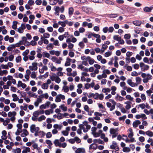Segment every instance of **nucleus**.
<instances>
[{
	"instance_id": "1",
	"label": "nucleus",
	"mask_w": 153,
	"mask_h": 153,
	"mask_svg": "<svg viewBox=\"0 0 153 153\" xmlns=\"http://www.w3.org/2000/svg\"><path fill=\"white\" fill-rule=\"evenodd\" d=\"M30 131L32 133L35 132L34 135L36 137L38 136V132L39 130V128L38 127H36L35 124H32L31 125L30 127Z\"/></svg>"
},
{
	"instance_id": "2",
	"label": "nucleus",
	"mask_w": 153,
	"mask_h": 153,
	"mask_svg": "<svg viewBox=\"0 0 153 153\" xmlns=\"http://www.w3.org/2000/svg\"><path fill=\"white\" fill-rule=\"evenodd\" d=\"M140 66L141 68V70L143 71L147 70L149 68V67L148 65H145L143 62H140Z\"/></svg>"
},
{
	"instance_id": "3",
	"label": "nucleus",
	"mask_w": 153,
	"mask_h": 153,
	"mask_svg": "<svg viewBox=\"0 0 153 153\" xmlns=\"http://www.w3.org/2000/svg\"><path fill=\"white\" fill-rule=\"evenodd\" d=\"M52 61L55 62L56 63L60 64L61 63V61L62 60V57H59V59L56 56H52L51 58Z\"/></svg>"
},
{
	"instance_id": "4",
	"label": "nucleus",
	"mask_w": 153,
	"mask_h": 153,
	"mask_svg": "<svg viewBox=\"0 0 153 153\" xmlns=\"http://www.w3.org/2000/svg\"><path fill=\"white\" fill-rule=\"evenodd\" d=\"M110 147L111 149H115L116 151H118L119 149L117 143L114 141L112 142V144L110 146Z\"/></svg>"
},
{
	"instance_id": "5",
	"label": "nucleus",
	"mask_w": 153,
	"mask_h": 153,
	"mask_svg": "<svg viewBox=\"0 0 153 153\" xmlns=\"http://www.w3.org/2000/svg\"><path fill=\"white\" fill-rule=\"evenodd\" d=\"M83 124L85 126L86 128L84 129L83 132L86 133L88 131V130H89L91 127L90 125L88 124V122L86 121H85L83 122Z\"/></svg>"
},
{
	"instance_id": "6",
	"label": "nucleus",
	"mask_w": 153,
	"mask_h": 153,
	"mask_svg": "<svg viewBox=\"0 0 153 153\" xmlns=\"http://www.w3.org/2000/svg\"><path fill=\"white\" fill-rule=\"evenodd\" d=\"M153 8V7H145L143 8V11L145 12H150Z\"/></svg>"
},
{
	"instance_id": "7",
	"label": "nucleus",
	"mask_w": 153,
	"mask_h": 153,
	"mask_svg": "<svg viewBox=\"0 0 153 153\" xmlns=\"http://www.w3.org/2000/svg\"><path fill=\"white\" fill-rule=\"evenodd\" d=\"M17 86L18 87H21L22 88H25L26 86V85L25 83H22L21 81H19L18 82Z\"/></svg>"
},
{
	"instance_id": "8",
	"label": "nucleus",
	"mask_w": 153,
	"mask_h": 153,
	"mask_svg": "<svg viewBox=\"0 0 153 153\" xmlns=\"http://www.w3.org/2000/svg\"><path fill=\"white\" fill-rule=\"evenodd\" d=\"M97 148V145L95 143H93L91 144L89 146L90 149H93L94 150H96Z\"/></svg>"
},
{
	"instance_id": "9",
	"label": "nucleus",
	"mask_w": 153,
	"mask_h": 153,
	"mask_svg": "<svg viewBox=\"0 0 153 153\" xmlns=\"http://www.w3.org/2000/svg\"><path fill=\"white\" fill-rule=\"evenodd\" d=\"M76 153H85V149L83 148H78L75 151Z\"/></svg>"
},
{
	"instance_id": "10",
	"label": "nucleus",
	"mask_w": 153,
	"mask_h": 153,
	"mask_svg": "<svg viewBox=\"0 0 153 153\" xmlns=\"http://www.w3.org/2000/svg\"><path fill=\"white\" fill-rule=\"evenodd\" d=\"M141 123V122L138 120H136L135 121H134L133 123V126L134 128H136L137 127L138 125Z\"/></svg>"
},
{
	"instance_id": "11",
	"label": "nucleus",
	"mask_w": 153,
	"mask_h": 153,
	"mask_svg": "<svg viewBox=\"0 0 153 153\" xmlns=\"http://www.w3.org/2000/svg\"><path fill=\"white\" fill-rule=\"evenodd\" d=\"M127 83L131 86L134 87L135 86L136 84L134 82H132L131 79H128L127 81Z\"/></svg>"
},
{
	"instance_id": "12",
	"label": "nucleus",
	"mask_w": 153,
	"mask_h": 153,
	"mask_svg": "<svg viewBox=\"0 0 153 153\" xmlns=\"http://www.w3.org/2000/svg\"><path fill=\"white\" fill-rule=\"evenodd\" d=\"M23 132L21 134V137H24L29 134V133L27 130L25 129H23Z\"/></svg>"
},
{
	"instance_id": "13",
	"label": "nucleus",
	"mask_w": 153,
	"mask_h": 153,
	"mask_svg": "<svg viewBox=\"0 0 153 153\" xmlns=\"http://www.w3.org/2000/svg\"><path fill=\"white\" fill-rule=\"evenodd\" d=\"M23 148H25V149L22 151V153H27L30 152V148L25 146H23Z\"/></svg>"
},
{
	"instance_id": "14",
	"label": "nucleus",
	"mask_w": 153,
	"mask_h": 153,
	"mask_svg": "<svg viewBox=\"0 0 153 153\" xmlns=\"http://www.w3.org/2000/svg\"><path fill=\"white\" fill-rule=\"evenodd\" d=\"M93 142L94 143H98L99 144H104V143L100 139H94L93 140Z\"/></svg>"
},
{
	"instance_id": "15",
	"label": "nucleus",
	"mask_w": 153,
	"mask_h": 153,
	"mask_svg": "<svg viewBox=\"0 0 153 153\" xmlns=\"http://www.w3.org/2000/svg\"><path fill=\"white\" fill-rule=\"evenodd\" d=\"M55 144V146L56 147L59 146L60 147H61L60 145L61 144V143H60L58 140L56 139L53 142Z\"/></svg>"
},
{
	"instance_id": "16",
	"label": "nucleus",
	"mask_w": 153,
	"mask_h": 153,
	"mask_svg": "<svg viewBox=\"0 0 153 153\" xmlns=\"http://www.w3.org/2000/svg\"><path fill=\"white\" fill-rule=\"evenodd\" d=\"M133 23L136 26H139L141 25L142 22L140 21L135 20L133 22Z\"/></svg>"
},
{
	"instance_id": "17",
	"label": "nucleus",
	"mask_w": 153,
	"mask_h": 153,
	"mask_svg": "<svg viewBox=\"0 0 153 153\" xmlns=\"http://www.w3.org/2000/svg\"><path fill=\"white\" fill-rule=\"evenodd\" d=\"M18 22L16 21H14L13 22V25L12 26V28L16 30L17 28V24Z\"/></svg>"
},
{
	"instance_id": "18",
	"label": "nucleus",
	"mask_w": 153,
	"mask_h": 153,
	"mask_svg": "<svg viewBox=\"0 0 153 153\" xmlns=\"http://www.w3.org/2000/svg\"><path fill=\"white\" fill-rule=\"evenodd\" d=\"M62 127V126L61 124L59 125L57 124H55L53 126V127L55 129H58L59 130H60Z\"/></svg>"
},
{
	"instance_id": "19",
	"label": "nucleus",
	"mask_w": 153,
	"mask_h": 153,
	"mask_svg": "<svg viewBox=\"0 0 153 153\" xmlns=\"http://www.w3.org/2000/svg\"><path fill=\"white\" fill-rule=\"evenodd\" d=\"M74 9L73 7H70L68 9V14L69 15L71 16L73 13Z\"/></svg>"
},
{
	"instance_id": "20",
	"label": "nucleus",
	"mask_w": 153,
	"mask_h": 153,
	"mask_svg": "<svg viewBox=\"0 0 153 153\" xmlns=\"http://www.w3.org/2000/svg\"><path fill=\"white\" fill-rule=\"evenodd\" d=\"M90 2H92L97 3H102L103 0H89Z\"/></svg>"
},
{
	"instance_id": "21",
	"label": "nucleus",
	"mask_w": 153,
	"mask_h": 153,
	"mask_svg": "<svg viewBox=\"0 0 153 153\" xmlns=\"http://www.w3.org/2000/svg\"><path fill=\"white\" fill-rule=\"evenodd\" d=\"M43 56V57H46L47 58H49L50 57V54L47 52H44L42 53Z\"/></svg>"
},
{
	"instance_id": "22",
	"label": "nucleus",
	"mask_w": 153,
	"mask_h": 153,
	"mask_svg": "<svg viewBox=\"0 0 153 153\" xmlns=\"http://www.w3.org/2000/svg\"><path fill=\"white\" fill-rule=\"evenodd\" d=\"M46 117L44 115H42L40 116L38 118V120L39 122H41L43 120H44L45 119Z\"/></svg>"
},
{
	"instance_id": "23",
	"label": "nucleus",
	"mask_w": 153,
	"mask_h": 153,
	"mask_svg": "<svg viewBox=\"0 0 153 153\" xmlns=\"http://www.w3.org/2000/svg\"><path fill=\"white\" fill-rule=\"evenodd\" d=\"M53 75L50 76V79L52 81H55L57 75L53 73Z\"/></svg>"
},
{
	"instance_id": "24",
	"label": "nucleus",
	"mask_w": 153,
	"mask_h": 153,
	"mask_svg": "<svg viewBox=\"0 0 153 153\" xmlns=\"http://www.w3.org/2000/svg\"><path fill=\"white\" fill-rule=\"evenodd\" d=\"M53 48V46L52 43H50L48 44L46 47V48L47 50L52 49Z\"/></svg>"
},
{
	"instance_id": "25",
	"label": "nucleus",
	"mask_w": 153,
	"mask_h": 153,
	"mask_svg": "<svg viewBox=\"0 0 153 153\" xmlns=\"http://www.w3.org/2000/svg\"><path fill=\"white\" fill-rule=\"evenodd\" d=\"M63 35V36L65 38H68L70 37H72L73 36V35H71L70 36V35L68 32H65Z\"/></svg>"
},
{
	"instance_id": "26",
	"label": "nucleus",
	"mask_w": 153,
	"mask_h": 153,
	"mask_svg": "<svg viewBox=\"0 0 153 153\" xmlns=\"http://www.w3.org/2000/svg\"><path fill=\"white\" fill-rule=\"evenodd\" d=\"M48 87V85L46 83H44L42 86V88L44 89H47Z\"/></svg>"
},
{
	"instance_id": "27",
	"label": "nucleus",
	"mask_w": 153,
	"mask_h": 153,
	"mask_svg": "<svg viewBox=\"0 0 153 153\" xmlns=\"http://www.w3.org/2000/svg\"><path fill=\"white\" fill-rule=\"evenodd\" d=\"M146 134L150 137H152L153 136V133L150 131H147L146 132Z\"/></svg>"
},
{
	"instance_id": "28",
	"label": "nucleus",
	"mask_w": 153,
	"mask_h": 153,
	"mask_svg": "<svg viewBox=\"0 0 153 153\" xmlns=\"http://www.w3.org/2000/svg\"><path fill=\"white\" fill-rule=\"evenodd\" d=\"M88 61L90 65H92L94 62H96L93 59H91L90 57V59H88Z\"/></svg>"
},
{
	"instance_id": "29",
	"label": "nucleus",
	"mask_w": 153,
	"mask_h": 153,
	"mask_svg": "<svg viewBox=\"0 0 153 153\" xmlns=\"http://www.w3.org/2000/svg\"><path fill=\"white\" fill-rule=\"evenodd\" d=\"M136 81L137 84H140L141 81V79L139 77H137L136 78Z\"/></svg>"
},
{
	"instance_id": "30",
	"label": "nucleus",
	"mask_w": 153,
	"mask_h": 153,
	"mask_svg": "<svg viewBox=\"0 0 153 153\" xmlns=\"http://www.w3.org/2000/svg\"><path fill=\"white\" fill-rule=\"evenodd\" d=\"M50 4L52 5H53L56 4L58 2L57 0H53L51 2H49Z\"/></svg>"
},
{
	"instance_id": "31",
	"label": "nucleus",
	"mask_w": 153,
	"mask_h": 153,
	"mask_svg": "<svg viewBox=\"0 0 153 153\" xmlns=\"http://www.w3.org/2000/svg\"><path fill=\"white\" fill-rule=\"evenodd\" d=\"M105 2L107 4H109L110 5H114V3L111 1H109L108 0H105Z\"/></svg>"
},
{
	"instance_id": "32",
	"label": "nucleus",
	"mask_w": 153,
	"mask_h": 153,
	"mask_svg": "<svg viewBox=\"0 0 153 153\" xmlns=\"http://www.w3.org/2000/svg\"><path fill=\"white\" fill-rule=\"evenodd\" d=\"M40 51H41L40 49L37 51V52H38V53L37 55V56L39 58H41L43 56L42 54H41L39 53Z\"/></svg>"
},
{
	"instance_id": "33",
	"label": "nucleus",
	"mask_w": 153,
	"mask_h": 153,
	"mask_svg": "<svg viewBox=\"0 0 153 153\" xmlns=\"http://www.w3.org/2000/svg\"><path fill=\"white\" fill-rule=\"evenodd\" d=\"M37 63L36 62H34L32 63V66L33 67L35 71H36L37 69Z\"/></svg>"
},
{
	"instance_id": "34",
	"label": "nucleus",
	"mask_w": 153,
	"mask_h": 153,
	"mask_svg": "<svg viewBox=\"0 0 153 153\" xmlns=\"http://www.w3.org/2000/svg\"><path fill=\"white\" fill-rule=\"evenodd\" d=\"M50 67L51 68V70L52 71H56V68L55 66L53 65L52 63H51Z\"/></svg>"
},
{
	"instance_id": "35",
	"label": "nucleus",
	"mask_w": 153,
	"mask_h": 153,
	"mask_svg": "<svg viewBox=\"0 0 153 153\" xmlns=\"http://www.w3.org/2000/svg\"><path fill=\"white\" fill-rule=\"evenodd\" d=\"M146 92L148 96H150L151 93L153 92V88L150 89L149 90L147 91Z\"/></svg>"
},
{
	"instance_id": "36",
	"label": "nucleus",
	"mask_w": 153,
	"mask_h": 153,
	"mask_svg": "<svg viewBox=\"0 0 153 153\" xmlns=\"http://www.w3.org/2000/svg\"><path fill=\"white\" fill-rule=\"evenodd\" d=\"M62 89L65 92H67L69 91V88L68 86H64L63 87Z\"/></svg>"
},
{
	"instance_id": "37",
	"label": "nucleus",
	"mask_w": 153,
	"mask_h": 153,
	"mask_svg": "<svg viewBox=\"0 0 153 153\" xmlns=\"http://www.w3.org/2000/svg\"><path fill=\"white\" fill-rule=\"evenodd\" d=\"M118 16V15L117 14H109V17L111 18H115L117 17Z\"/></svg>"
},
{
	"instance_id": "38",
	"label": "nucleus",
	"mask_w": 153,
	"mask_h": 153,
	"mask_svg": "<svg viewBox=\"0 0 153 153\" xmlns=\"http://www.w3.org/2000/svg\"><path fill=\"white\" fill-rule=\"evenodd\" d=\"M28 94L30 95L31 97L35 98L37 97V95H35L34 93H32L31 91H29L28 92Z\"/></svg>"
},
{
	"instance_id": "39",
	"label": "nucleus",
	"mask_w": 153,
	"mask_h": 153,
	"mask_svg": "<svg viewBox=\"0 0 153 153\" xmlns=\"http://www.w3.org/2000/svg\"><path fill=\"white\" fill-rule=\"evenodd\" d=\"M123 152H128L130 151V149L128 147H125L123 148Z\"/></svg>"
},
{
	"instance_id": "40",
	"label": "nucleus",
	"mask_w": 153,
	"mask_h": 153,
	"mask_svg": "<svg viewBox=\"0 0 153 153\" xmlns=\"http://www.w3.org/2000/svg\"><path fill=\"white\" fill-rule=\"evenodd\" d=\"M54 81L56 82L57 83H59L61 81V79L58 76H57Z\"/></svg>"
},
{
	"instance_id": "41",
	"label": "nucleus",
	"mask_w": 153,
	"mask_h": 153,
	"mask_svg": "<svg viewBox=\"0 0 153 153\" xmlns=\"http://www.w3.org/2000/svg\"><path fill=\"white\" fill-rule=\"evenodd\" d=\"M59 108H60L61 109H62V110L63 111H66L67 109V107L64 106V105H60L59 106Z\"/></svg>"
},
{
	"instance_id": "42",
	"label": "nucleus",
	"mask_w": 153,
	"mask_h": 153,
	"mask_svg": "<svg viewBox=\"0 0 153 153\" xmlns=\"http://www.w3.org/2000/svg\"><path fill=\"white\" fill-rule=\"evenodd\" d=\"M38 136L40 135L41 137H43L45 135V134L43 131H41L39 130L38 132Z\"/></svg>"
},
{
	"instance_id": "43",
	"label": "nucleus",
	"mask_w": 153,
	"mask_h": 153,
	"mask_svg": "<svg viewBox=\"0 0 153 153\" xmlns=\"http://www.w3.org/2000/svg\"><path fill=\"white\" fill-rule=\"evenodd\" d=\"M90 59V56H88L87 57H86L85 56H82L81 57V59L83 60H86L88 61V59Z\"/></svg>"
},
{
	"instance_id": "44",
	"label": "nucleus",
	"mask_w": 153,
	"mask_h": 153,
	"mask_svg": "<svg viewBox=\"0 0 153 153\" xmlns=\"http://www.w3.org/2000/svg\"><path fill=\"white\" fill-rule=\"evenodd\" d=\"M131 35L129 34H126L124 36V38L125 39H130Z\"/></svg>"
},
{
	"instance_id": "45",
	"label": "nucleus",
	"mask_w": 153,
	"mask_h": 153,
	"mask_svg": "<svg viewBox=\"0 0 153 153\" xmlns=\"http://www.w3.org/2000/svg\"><path fill=\"white\" fill-rule=\"evenodd\" d=\"M126 98L127 100H129L131 101H132L133 100V98L131 97L130 95H127L126 96Z\"/></svg>"
},
{
	"instance_id": "46",
	"label": "nucleus",
	"mask_w": 153,
	"mask_h": 153,
	"mask_svg": "<svg viewBox=\"0 0 153 153\" xmlns=\"http://www.w3.org/2000/svg\"><path fill=\"white\" fill-rule=\"evenodd\" d=\"M116 130L113 128H111L110 130V133L111 134H115L116 133Z\"/></svg>"
},
{
	"instance_id": "47",
	"label": "nucleus",
	"mask_w": 153,
	"mask_h": 153,
	"mask_svg": "<svg viewBox=\"0 0 153 153\" xmlns=\"http://www.w3.org/2000/svg\"><path fill=\"white\" fill-rule=\"evenodd\" d=\"M131 139L129 140L128 139L127 140H125V141L126 143H129L130 142H133L134 141V138H132V137L130 138Z\"/></svg>"
},
{
	"instance_id": "48",
	"label": "nucleus",
	"mask_w": 153,
	"mask_h": 153,
	"mask_svg": "<svg viewBox=\"0 0 153 153\" xmlns=\"http://www.w3.org/2000/svg\"><path fill=\"white\" fill-rule=\"evenodd\" d=\"M102 91L104 93H106V92H109L110 91V89L109 88H104L102 89Z\"/></svg>"
},
{
	"instance_id": "49",
	"label": "nucleus",
	"mask_w": 153,
	"mask_h": 153,
	"mask_svg": "<svg viewBox=\"0 0 153 153\" xmlns=\"http://www.w3.org/2000/svg\"><path fill=\"white\" fill-rule=\"evenodd\" d=\"M121 37L120 36H118L117 35H115L114 36L113 39L115 40H116L118 41H119L121 39Z\"/></svg>"
},
{
	"instance_id": "50",
	"label": "nucleus",
	"mask_w": 153,
	"mask_h": 153,
	"mask_svg": "<svg viewBox=\"0 0 153 153\" xmlns=\"http://www.w3.org/2000/svg\"><path fill=\"white\" fill-rule=\"evenodd\" d=\"M62 114L59 113L58 114V116L57 117V118L58 120H60L62 119L63 118V116H62Z\"/></svg>"
},
{
	"instance_id": "51",
	"label": "nucleus",
	"mask_w": 153,
	"mask_h": 153,
	"mask_svg": "<svg viewBox=\"0 0 153 153\" xmlns=\"http://www.w3.org/2000/svg\"><path fill=\"white\" fill-rule=\"evenodd\" d=\"M43 36L44 38H48L50 37V35L48 33H44L43 34Z\"/></svg>"
},
{
	"instance_id": "52",
	"label": "nucleus",
	"mask_w": 153,
	"mask_h": 153,
	"mask_svg": "<svg viewBox=\"0 0 153 153\" xmlns=\"http://www.w3.org/2000/svg\"><path fill=\"white\" fill-rule=\"evenodd\" d=\"M28 4L30 6H31L34 4V1L33 0H29L28 1Z\"/></svg>"
},
{
	"instance_id": "53",
	"label": "nucleus",
	"mask_w": 153,
	"mask_h": 153,
	"mask_svg": "<svg viewBox=\"0 0 153 153\" xmlns=\"http://www.w3.org/2000/svg\"><path fill=\"white\" fill-rule=\"evenodd\" d=\"M61 101V100L60 99L59 95H57L55 99V102H59Z\"/></svg>"
},
{
	"instance_id": "54",
	"label": "nucleus",
	"mask_w": 153,
	"mask_h": 153,
	"mask_svg": "<svg viewBox=\"0 0 153 153\" xmlns=\"http://www.w3.org/2000/svg\"><path fill=\"white\" fill-rule=\"evenodd\" d=\"M21 57L20 56H19L16 57V62L18 63L21 61Z\"/></svg>"
},
{
	"instance_id": "55",
	"label": "nucleus",
	"mask_w": 153,
	"mask_h": 153,
	"mask_svg": "<svg viewBox=\"0 0 153 153\" xmlns=\"http://www.w3.org/2000/svg\"><path fill=\"white\" fill-rule=\"evenodd\" d=\"M84 109L85 111L87 112H89L90 110V108L87 105H85L84 106Z\"/></svg>"
},
{
	"instance_id": "56",
	"label": "nucleus",
	"mask_w": 153,
	"mask_h": 153,
	"mask_svg": "<svg viewBox=\"0 0 153 153\" xmlns=\"http://www.w3.org/2000/svg\"><path fill=\"white\" fill-rule=\"evenodd\" d=\"M46 143L49 146H51L52 143L51 140H47L46 141Z\"/></svg>"
},
{
	"instance_id": "57",
	"label": "nucleus",
	"mask_w": 153,
	"mask_h": 153,
	"mask_svg": "<svg viewBox=\"0 0 153 153\" xmlns=\"http://www.w3.org/2000/svg\"><path fill=\"white\" fill-rule=\"evenodd\" d=\"M1 66L2 67V69H8V66L7 65H4L1 64Z\"/></svg>"
},
{
	"instance_id": "58",
	"label": "nucleus",
	"mask_w": 153,
	"mask_h": 153,
	"mask_svg": "<svg viewBox=\"0 0 153 153\" xmlns=\"http://www.w3.org/2000/svg\"><path fill=\"white\" fill-rule=\"evenodd\" d=\"M29 51L28 50H26L23 53L22 55L23 56H27V55L29 53Z\"/></svg>"
},
{
	"instance_id": "59",
	"label": "nucleus",
	"mask_w": 153,
	"mask_h": 153,
	"mask_svg": "<svg viewBox=\"0 0 153 153\" xmlns=\"http://www.w3.org/2000/svg\"><path fill=\"white\" fill-rule=\"evenodd\" d=\"M17 31L20 33H23L24 31L23 30L21 26L18 28Z\"/></svg>"
},
{
	"instance_id": "60",
	"label": "nucleus",
	"mask_w": 153,
	"mask_h": 153,
	"mask_svg": "<svg viewBox=\"0 0 153 153\" xmlns=\"http://www.w3.org/2000/svg\"><path fill=\"white\" fill-rule=\"evenodd\" d=\"M79 45L81 47V48H83L85 46V45L82 42H79Z\"/></svg>"
},
{
	"instance_id": "61",
	"label": "nucleus",
	"mask_w": 153,
	"mask_h": 153,
	"mask_svg": "<svg viewBox=\"0 0 153 153\" xmlns=\"http://www.w3.org/2000/svg\"><path fill=\"white\" fill-rule=\"evenodd\" d=\"M39 114V112L38 111H35L33 114V116H35V117H38Z\"/></svg>"
},
{
	"instance_id": "62",
	"label": "nucleus",
	"mask_w": 153,
	"mask_h": 153,
	"mask_svg": "<svg viewBox=\"0 0 153 153\" xmlns=\"http://www.w3.org/2000/svg\"><path fill=\"white\" fill-rule=\"evenodd\" d=\"M31 77L32 78H35L36 77V75L35 72H32L31 75Z\"/></svg>"
},
{
	"instance_id": "63",
	"label": "nucleus",
	"mask_w": 153,
	"mask_h": 153,
	"mask_svg": "<svg viewBox=\"0 0 153 153\" xmlns=\"http://www.w3.org/2000/svg\"><path fill=\"white\" fill-rule=\"evenodd\" d=\"M52 136V134L51 132H49L46 134V137L49 138L51 137Z\"/></svg>"
},
{
	"instance_id": "64",
	"label": "nucleus",
	"mask_w": 153,
	"mask_h": 153,
	"mask_svg": "<svg viewBox=\"0 0 153 153\" xmlns=\"http://www.w3.org/2000/svg\"><path fill=\"white\" fill-rule=\"evenodd\" d=\"M11 90L14 92H15L16 91V87H14L13 86H11L10 87Z\"/></svg>"
}]
</instances>
